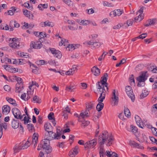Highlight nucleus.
I'll list each match as a JSON object with an SVG mask.
<instances>
[{
  "label": "nucleus",
  "mask_w": 157,
  "mask_h": 157,
  "mask_svg": "<svg viewBox=\"0 0 157 157\" xmlns=\"http://www.w3.org/2000/svg\"><path fill=\"white\" fill-rule=\"evenodd\" d=\"M113 141V138L112 136H109L108 132L106 131L102 132L101 134H100L98 139V142L100 146L98 149L99 154L105 152V150L104 148L103 145L106 144L107 146H110L112 144Z\"/></svg>",
  "instance_id": "nucleus-1"
},
{
  "label": "nucleus",
  "mask_w": 157,
  "mask_h": 157,
  "mask_svg": "<svg viewBox=\"0 0 157 157\" xmlns=\"http://www.w3.org/2000/svg\"><path fill=\"white\" fill-rule=\"evenodd\" d=\"M108 75L107 73L105 74L103 77H102L100 82H98L96 84L97 91L98 93H105V90L104 88V86L106 87L107 90H108V83L106 82Z\"/></svg>",
  "instance_id": "nucleus-2"
},
{
  "label": "nucleus",
  "mask_w": 157,
  "mask_h": 157,
  "mask_svg": "<svg viewBox=\"0 0 157 157\" xmlns=\"http://www.w3.org/2000/svg\"><path fill=\"white\" fill-rule=\"evenodd\" d=\"M62 134V131L59 129H57L56 133L53 132L52 131L47 132L45 134L44 138L49 140L54 139H59Z\"/></svg>",
  "instance_id": "nucleus-3"
},
{
  "label": "nucleus",
  "mask_w": 157,
  "mask_h": 157,
  "mask_svg": "<svg viewBox=\"0 0 157 157\" xmlns=\"http://www.w3.org/2000/svg\"><path fill=\"white\" fill-rule=\"evenodd\" d=\"M49 141L46 139L42 140L40 144V147H42L46 150V152L48 154L52 151V149L49 147Z\"/></svg>",
  "instance_id": "nucleus-4"
},
{
  "label": "nucleus",
  "mask_w": 157,
  "mask_h": 157,
  "mask_svg": "<svg viewBox=\"0 0 157 157\" xmlns=\"http://www.w3.org/2000/svg\"><path fill=\"white\" fill-rule=\"evenodd\" d=\"M32 86H29V89L27 91V95L25 93L22 94L21 98L25 101H28L31 98V96L33 95V93L34 89L32 88Z\"/></svg>",
  "instance_id": "nucleus-5"
},
{
  "label": "nucleus",
  "mask_w": 157,
  "mask_h": 157,
  "mask_svg": "<svg viewBox=\"0 0 157 157\" xmlns=\"http://www.w3.org/2000/svg\"><path fill=\"white\" fill-rule=\"evenodd\" d=\"M97 144V140L94 139L87 141L84 145V147L86 149L94 147Z\"/></svg>",
  "instance_id": "nucleus-6"
},
{
  "label": "nucleus",
  "mask_w": 157,
  "mask_h": 157,
  "mask_svg": "<svg viewBox=\"0 0 157 157\" xmlns=\"http://www.w3.org/2000/svg\"><path fill=\"white\" fill-rule=\"evenodd\" d=\"M141 73V75L137 77L136 79L139 82L144 83L147 79L148 75L146 71H142Z\"/></svg>",
  "instance_id": "nucleus-7"
},
{
  "label": "nucleus",
  "mask_w": 157,
  "mask_h": 157,
  "mask_svg": "<svg viewBox=\"0 0 157 157\" xmlns=\"http://www.w3.org/2000/svg\"><path fill=\"white\" fill-rule=\"evenodd\" d=\"M11 39H10L9 46L11 48H20V42L15 38H13L11 40Z\"/></svg>",
  "instance_id": "nucleus-8"
},
{
  "label": "nucleus",
  "mask_w": 157,
  "mask_h": 157,
  "mask_svg": "<svg viewBox=\"0 0 157 157\" xmlns=\"http://www.w3.org/2000/svg\"><path fill=\"white\" fill-rule=\"evenodd\" d=\"M125 89L127 94L131 99L132 101L133 102L135 100V97L131 87L128 86H126Z\"/></svg>",
  "instance_id": "nucleus-9"
},
{
  "label": "nucleus",
  "mask_w": 157,
  "mask_h": 157,
  "mask_svg": "<svg viewBox=\"0 0 157 157\" xmlns=\"http://www.w3.org/2000/svg\"><path fill=\"white\" fill-rule=\"evenodd\" d=\"M12 111L15 118L20 120L23 118V116H21L20 111L17 108H14L12 109Z\"/></svg>",
  "instance_id": "nucleus-10"
},
{
  "label": "nucleus",
  "mask_w": 157,
  "mask_h": 157,
  "mask_svg": "<svg viewBox=\"0 0 157 157\" xmlns=\"http://www.w3.org/2000/svg\"><path fill=\"white\" fill-rule=\"evenodd\" d=\"M42 46V44L41 42L39 41H32L30 44L31 47L37 49L40 48Z\"/></svg>",
  "instance_id": "nucleus-11"
},
{
  "label": "nucleus",
  "mask_w": 157,
  "mask_h": 157,
  "mask_svg": "<svg viewBox=\"0 0 157 157\" xmlns=\"http://www.w3.org/2000/svg\"><path fill=\"white\" fill-rule=\"evenodd\" d=\"M79 147L76 146L69 152V154L70 157H75L78 152Z\"/></svg>",
  "instance_id": "nucleus-12"
},
{
  "label": "nucleus",
  "mask_w": 157,
  "mask_h": 157,
  "mask_svg": "<svg viewBox=\"0 0 157 157\" xmlns=\"http://www.w3.org/2000/svg\"><path fill=\"white\" fill-rule=\"evenodd\" d=\"M129 144L131 146H133V147H134L137 148L141 149H143L144 148L143 146L136 142L134 141H130L129 142Z\"/></svg>",
  "instance_id": "nucleus-13"
},
{
  "label": "nucleus",
  "mask_w": 157,
  "mask_h": 157,
  "mask_svg": "<svg viewBox=\"0 0 157 157\" xmlns=\"http://www.w3.org/2000/svg\"><path fill=\"white\" fill-rule=\"evenodd\" d=\"M133 20V19H129L127 20L126 22L124 23L122 25V27L123 29H125L128 26L132 25Z\"/></svg>",
  "instance_id": "nucleus-14"
},
{
  "label": "nucleus",
  "mask_w": 157,
  "mask_h": 157,
  "mask_svg": "<svg viewBox=\"0 0 157 157\" xmlns=\"http://www.w3.org/2000/svg\"><path fill=\"white\" fill-rule=\"evenodd\" d=\"M38 135L37 133H35L33 135L32 144L34 145V146L36 147V146L38 141Z\"/></svg>",
  "instance_id": "nucleus-15"
},
{
  "label": "nucleus",
  "mask_w": 157,
  "mask_h": 157,
  "mask_svg": "<svg viewBox=\"0 0 157 157\" xmlns=\"http://www.w3.org/2000/svg\"><path fill=\"white\" fill-rule=\"evenodd\" d=\"M115 93V90H113V91L112 97V98L114 102L113 105H117L118 102V98L116 96Z\"/></svg>",
  "instance_id": "nucleus-16"
},
{
  "label": "nucleus",
  "mask_w": 157,
  "mask_h": 157,
  "mask_svg": "<svg viewBox=\"0 0 157 157\" xmlns=\"http://www.w3.org/2000/svg\"><path fill=\"white\" fill-rule=\"evenodd\" d=\"M91 71L95 76H97L99 75L100 73V70L97 67L94 66L91 69Z\"/></svg>",
  "instance_id": "nucleus-17"
},
{
  "label": "nucleus",
  "mask_w": 157,
  "mask_h": 157,
  "mask_svg": "<svg viewBox=\"0 0 157 157\" xmlns=\"http://www.w3.org/2000/svg\"><path fill=\"white\" fill-rule=\"evenodd\" d=\"M2 113L3 114H7L10 112V107L7 105H4L2 107Z\"/></svg>",
  "instance_id": "nucleus-18"
},
{
  "label": "nucleus",
  "mask_w": 157,
  "mask_h": 157,
  "mask_svg": "<svg viewBox=\"0 0 157 157\" xmlns=\"http://www.w3.org/2000/svg\"><path fill=\"white\" fill-rule=\"evenodd\" d=\"M80 117L81 118H82V119L89 117L90 116L89 114L88 111H87V110L85 111H82L80 114Z\"/></svg>",
  "instance_id": "nucleus-19"
},
{
  "label": "nucleus",
  "mask_w": 157,
  "mask_h": 157,
  "mask_svg": "<svg viewBox=\"0 0 157 157\" xmlns=\"http://www.w3.org/2000/svg\"><path fill=\"white\" fill-rule=\"evenodd\" d=\"M45 130L47 132L52 131L53 127L49 123H46L44 125Z\"/></svg>",
  "instance_id": "nucleus-20"
},
{
  "label": "nucleus",
  "mask_w": 157,
  "mask_h": 157,
  "mask_svg": "<svg viewBox=\"0 0 157 157\" xmlns=\"http://www.w3.org/2000/svg\"><path fill=\"white\" fill-rule=\"evenodd\" d=\"M15 152H17L20 150L23 149L22 147L21 143L19 144L15 145L13 148Z\"/></svg>",
  "instance_id": "nucleus-21"
},
{
  "label": "nucleus",
  "mask_w": 157,
  "mask_h": 157,
  "mask_svg": "<svg viewBox=\"0 0 157 157\" xmlns=\"http://www.w3.org/2000/svg\"><path fill=\"white\" fill-rule=\"evenodd\" d=\"M12 126L14 129H16L18 127L19 125V121L13 119L12 122Z\"/></svg>",
  "instance_id": "nucleus-22"
},
{
  "label": "nucleus",
  "mask_w": 157,
  "mask_h": 157,
  "mask_svg": "<svg viewBox=\"0 0 157 157\" xmlns=\"http://www.w3.org/2000/svg\"><path fill=\"white\" fill-rule=\"evenodd\" d=\"M51 23H52V22L47 21L44 22H42L41 23V24L42 27H44L47 26L53 27V24H51Z\"/></svg>",
  "instance_id": "nucleus-23"
},
{
  "label": "nucleus",
  "mask_w": 157,
  "mask_h": 157,
  "mask_svg": "<svg viewBox=\"0 0 157 157\" xmlns=\"http://www.w3.org/2000/svg\"><path fill=\"white\" fill-rule=\"evenodd\" d=\"M98 102V103L96 106V109L98 112H100L103 109L104 105L102 102Z\"/></svg>",
  "instance_id": "nucleus-24"
},
{
  "label": "nucleus",
  "mask_w": 157,
  "mask_h": 157,
  "mask_svg": "<svg viewBox=\"0 0 157 157\" xmlns=\"http://www.w3.org/2000/svg\"><path fill=\"white\" fill-rule=\"evenodd\" d=\"M23 85H19V84H16V92L17 93H20L23 89Z\"/></svg>",
  "instance_id": "nucleus-25"
},
{
  "label": "nucleus",
  "mask_w": 157,
  "mask_h": 157,
  "mask_svg": "<svg viewBox=\"0 0 157 157\" xmlns=\"http://www.w3.org/2000/svg\"><path fill=\"white\" fill-rule=\"evenodd\" d=\"M6 100L11 104L13 105L14 106H17V104L15 103V101L13 99L9 97L6 98Z\"/></svg>",
  "instance_id": "nucleus-26"
},
{
  "label": "nucleus",
  "mask_w": 157,
  "mask_h": 157,
  "mask_svg": "<svg viewBox=\"0 0 157 157\" xmlns=\"http://www.w3.org/2000/svg\"><path fill=\"white\" fill-rule=\"evenodd\" d=\"M149 94V92L146 90H144L143 91L142 93L141 94L140 96V98L142 99L146 97Z\"/></svg>",
  "instance_id": "nucleus-27"
},
{
  "label": "nucleus",
  "mask_w": 157,
  "mask_h": 157,
  "mask_svg": "<svg viewBox=\"0 0 157 157\" xmlns=\"http://www.w3.org/2000/svg\"><path fill=\"white\" fill-rule=\"evenodd\" d=\"M59 44L60 46H62V45L65 46L68 45V42L67 40L63 39L61 40V41L59 43Z\"/></svg>",
  "instance_id": "nucleus-28"
},
{
  "label": "nucleus",
  "mask_w": 157,
  "mask_h": 157,
  "mask_svg": "<svg viewBox=\"0 0 157 157\" xmlns=\"http://www.w3.org/2000/svg\"><path fill=\"white\" fill-rule=\"evenodd\" d=\"M135 118L136 120V122L137 125L141 128H143V127L141 126L140 124V118L139 116L138 115H136L135 116Z\"/></svg>",
  "instance_id": "nucleus-29"
},
{
  "label": "nucleus",
  "mask_w": 157,
  "mask_h": 157,
  "mask_svg": "<svg viewBox=\"0 0 157 157\" xmlns=\"http://www.w3.org/2000/svg\"><path fill=\"white\" fill-rule=\"evenodd\" d=\"M105 93H101L98 99V101L102 102L105 98Z\"/></svg>",
  "instance_id": "nucleus-30"
},
{
  "label": "nucleus",
  "mask_w": 157,
  "mask_h": 157,
  "mask_svg": "<svg viewBox=\"0 0 157 157\" xmlns=\"http://www.w3.org/2000/svg\"><path fill=\"white\" fill-rule=\"evenodd\" d=\"M130 127L131 131L133 133L135 134L137 132L138 129L136 126L131 125Z\"/></svg>",
  "instance_id": "nucleus-31"
},
{
  "label": "nucleus",
  "mask_w": 157,
  "mask_h": 157,
  "mask_svg": "<svg viewBox=\"0 0 157 157\" xmlns=\"http://www.w3.org/2000/svg\"><path fill=\"white\" fill-rule=\"evenodd\" d=\"M21 144L23 147V149L27 148L31 144L30 142L28 140L27 141L25 144Z\"/></svg>",
  "instance_id": "nucleus-32"
},
{
  "label": "nucleus",
  "mask_w": 157,
  "mask_h": 157,
  "mask_svg": "<svg viewBox=\"0 0 157 157\" xmlns=\"http://www.w3.org/2000/svg\"><path fill=\"white\" fill-rule=\"evenodd\" d=\"M27 128L29 131L33 132L34 131V127L32 124H29L27 125Z\"/></svg>",
  "instance_id": "nucleus-33"
},
{
  "label": "nucleus",
  "mask_w": 157,
  "mask_h": 157,
  "mask_svg": "<svg viewBox=\"0 0 157 157\" xmlns=\"http://www.w3.org/2000/svg\"><path fill=\"white\" fill-rule=\"evenodd\" d=\"M33 100L34 101H35L37 103H40L41 102V101L39 97L35 95L33 98Z\"/></svg>",
  "instance_id": "nucleus-34"
},
{
  "label": "nucleus",
  "mask_w": 157,
  "mask_h": 157,
  "mask_svg": "<svg viewBox=\"0 0 157 157\" xmlns=\"http://www.w3.org/2000/svg\"><path fill=\"white\" fill-rule=\"evenodd\" d=\"M124 113L125 116L127 117H130L131 115L130 111L127 108H125Z\"/></svg>",
  "instance_id": "nucleus-35"
},
{
  "label": "nucleus",
  "mask_w": 157,
  "mask_h": 157,
  "mask_svg": "<svg viewBox=\"0 0 157 157\" xmlns=\"http://www.w3.org/2000/svg\"><path fill=\"white\" fill-rule=\"evenodd\" d=\"M62 55L60 52L59 51L57 50L54 56L59 59H60Z\"/></svg>",
  "instance_id": "nucleus-36"
},
{
  "label": "nucleus",
  "mask_w": 157,
  "mask_h": 157,
  "mask_svg": "<svg viewBox=\"0 0 157 157\" xmlns=\"http://www.w3.org/2000/svg\"><path fill=\"white\" fill-rule=\"evenodd\" d=\"M68 46L67 47L66 49L68 51H71L74 50L75 48V46L74 45V44H69L68 45Z\"/></svg>",
  "instance_id": "nucleus-37"
},
{
  "label": "nucleus",
  "mask_w": 157,
  "mask_h": 157,
  "mask_svg": "<svg viewBox=\"0 0 157 157\" xmlns=\"http://www.w3.org/2000/svg\"><path fill=\"white\" fill-rule=\"evenodd\" d=\"M144 18L143 16L141 15L140 14H139V15L136 17L134 19L135 21H140Z\"/></svg>",
  "instance_id": "nucleus-38"
},
{
  "label": "nucleus",
  "mask_w": 157,
  "mask_h": 157,
  "mask_svg": "<svg viewBox=\"0 0 157 157\" xmlns=\"http://www.w3.org/2000/svg\"><path fill=\"white\" fill-rule=\"evenodd\" d=\"M23 13L27 17L30 18V11H28L27 10H23Z\"/></svg>",
  "instance_id": "nucleus-39"
},
{
  "label": "nucleus",
  "mask_w": 157,
  "mask_h": 157,
  "mask_svg": "<svg viewBox=\"0 0 157 157\" xmlns=\"http://www.w3.org/2000/svg\"><path fill=\"white\" fill-rule=\"evenodd\" d=\"M18 54H20V56L22 57H24L25 58H28L29 57V54L26 53L21 52L20 53V54L18 53Z\"/></svg>",
  "instance_id": "nucleus-40"
},
{
  "label": "nucleus",
  "mask_w": 157,
  "mask_h": 157,
  "mask_svg": "<svg viewBox=\"0 0 157 157\" xmlns=\"http://www.w3.org/2000/svg\"><path fill=\"white\" fill-rule=\"evenodd\" d=\"M148 22L150 23L151 25H154L157 23V20L156 19H153L152 20L150 19L148 20Z\"/></svg>",
  "instance_id": "nucleus-41"
},
{
  "label": "nucleus",
  "mask_w": 157,
  "mask_h": 157,
  "mask_svg": "<svg viewBox=\"0 0 157 157\" xmlns=\"http://www.w3.org/2000/svg\"><path fill=\"white\" fill-rule=\"evenodd\" d=\"M68 6H70L73 5L72 1L70 0H62Z\"/></svg>",
  "instance_id": "nucleus-42"
},
{
  "label": "nucleus",
  "mask_w": 157,
  "mask_h": 157,
  "mask_svg": "<svg viewBox=\"0 0 157 157\" xmlns=\"http://www.w3.org/2000/svg\"><path fill=\"white\" fill-rule=\"evenodd\" d=\"M16 80L17 82V84H19V85H23V82H22V79L20 77H18L16 78Z\"/></svg>",
  "instance_id": "nucleus-43"
},
{
  "label": "nucleus",
  "mask_w": 157,
  "mask_h": 157,
  "mask_svg": "<svg viewBox=\"0 0 157 157\" xmlns=\"http://www.w3.org/2000/svg\"><path fill=\"white\" fill-rule=\"evenodd\" d=\"M24 6L25 7H27L28 9L32 10L33 9L32 6H30L29 4V3L25 2L24 3Z\"/></svg>",
  "instance_id": "nucleus-44"
},
{
  "label": "nucleus",
  "mask_w": 157,
  "mask_h": 157,
  "mask_svg": "<svg viewBox=\"0 0 157 157\" xmlns=\"http://www.w3.org/2000/svg\"><path fill=\"white\" fill-rule=\"evenodd\" d=\"M90 124V121H86L84 122H82L81 125L82 127H85L86 126Z\"/></svg>",
  "instance_id": "nucleus-45"
},
{
  "label": "nucleus",
  "mask_w": 157,
  "mask_h": 157,
  "mask_svg": "<svg viewBox=\"0 0 157 157\" xmlns=\"http://www.w3.org/2000/svg\"><path fill=\"white\" fill-rule=\"evenodd\" d=\"M81 23L84 25H86L90 23V21L88 20H83L81 21Z\"/></svg>",
  "instance_id": "nucleus-46"
},
{
  "label": "nucleus",
  "mask_w": 157,
  "mask_h": 157,
  "mask_svg": "<svg viewBox=\"0 0 157 157\" xmlns=\"http://www.w3.org/2000/svg\"><path fill=\"white\" fill-rule=\"evenodd\" d=\"M30 119V118L29 117H28V118H27L25 116L24 117L23 120L22 119L21 120L22 121H24L25 124H26L29 122V119Z\"/></svg>",
  "instance_id": "nucleus-47"
},
{
  "label": "nucleus",
  "mask_w": 157,
  "mask_h": 157,
  "mask_svg": "<svg viewBox=\"0 0 157 157\" xmlns=\"http://www.w3.org/2000/svg\"><path fill=\"white\" fill-rule=\"evenodd\" d=\"M86 110L89 112V111L93 108V106L92 104H88L86 105Z\"/></svg>",
  "instance_id": "nucleus-48"
},
{
  "label": "nucleus",
  "mask_w": 157,
  "mask_h": 157,
  "mask_svg": "<svg viewBox=\"0 0 157 157\" xmlns=\"http://www.w3.org/2000/svg\"><path fill=\"white\" fill-rule=\"evenodd\" d=\"M103 5L104 6H106L112 7L113 6L112 4L109 3L108 2H105V1L104 2H103Z\"/></svg>",
  "instance_id": "nucleus-49"
},
{
  "label": "nucleus",
  "mask_w": 157,
  "mask_h": 157,
  "mask_svg": "<svg viewBox=\"0 0 157 157\" xmlns=\"http://www.w3.org/2000/svg\"><path fill=\"white\" fill-rule=\"evenodd\" d=\"M62 116L64 117L65 119H67L68 117V113H66L65 111H63L62 112Z\"/></svg>",
  "instance_id": "nucleus-50"
},
{
  "label": "nucleus",
  "mask_w": 157,
  "mask_h": 157,
  "mask_svg": "<svg viewBox=\"0 0 157 157\" xmlns=\"http://www.w3.org/2000/svg\"><path fill=\"white\" fill-rule=\"evenodd\" d=\"M18 60H19V64L20 65L24 64L26 63V61L24 59H18Z\"/></svg>",
  "instance_id": "nucleus-51"
},
{
  "label": "nucleus",
  "mask_w": 157,
  "mask_h": 157,
  "mask_svg": "<svg viewBox=\"0 0 157 157\" xmlns=\"http://www.w3.org/2000/svg\"><path fill=\"white\" fill-rule=\"evenodd\" d=\"M145 8V7L143 6L140 8V9L138 10V11L137 12L136 15H138V13H140L139 14L141 15L142 16V13L143 12L144 9Z\"/></svg>",
  "instance_id": "nucleus-52"
},
{
  "label": "nucleus",
  "mask_w": 157,
  "mask_h": 157,
  "mask_svg": "<svg viewBox=\"0 0 157 157\" xmlns=\"http://www.w3.org/2000/svg\"><path fill=\"white\" fill-rule=\"evenodd\" d=\"M40 35L39 37H40L41 38H44L46 36L45 33L43 32H40Z\"/></svg>",
  "instance_id": "nucleus-53"
},
{
  "label": "nucleus",
  "mask_w": 157,
  "mask_h": 157,
  "mask_svg": "<svg viewBox=\"0 0 157 157\" xmlns=\"http://www.w3.org/2000/svg\"><path fill=\"white\" fill-rule=\"evenodd\" d=\"M122 25L121 24L119 23L117 25L114 26L113 27V29H119L121 27H122Z\"/></svg>",
  "instance_id": "nucleus-54"
},
{
  "label": "nucleus",
  "mask_w": 157,
  "mask_h": 157,
  "mask_svg": "<svg viewBox=\"0 0 157 157\" xmlns=\"http://www.w3.org/2000/svg\"><path fill=\"white\" fill-rule=\"evenodd\" d=\"M65 74L66 75H71L73 74V72H72L71 70L70 69L68 71H66L65 73Z\"/></svg>",
  "instance_id": "nucleus-55"
},
{
  "label": "nucleus",
  "mask_w": 157,
  "mask_h": 157,
  "mask_svg": "<svg viewBox=\"0 0 157 157\" xmlns=\"http://www.w3.org/2000/svg\"><path fill=\"white\" fill-rule=\"evenodd\" d=\"M95 44L94 45V47L96 48H98L102 44V43L98 42H94Z\"/></svg>",
  "instance_id": "nucleus-56"
},
{
  "label": "nucleus",
  "mask_w": 157,
  "mask_h": 157,
  "mask_svg": "<svg viewBox=\"0 0 157 157\" xmlns=\"http://www.w3.org/2000/svg\"><path fill=\"white\" fill-rule=\"evenodd\" d=\"M84 44H87L89 45H94V42L91 41H86L84 43Z\"/></svg>",
  "instance_id": "nucleus-57"
},
{
  "label": "nucleus",
  "mask_w": 157,
  "mask_h": 157,
  "mask_svg": "<svg viewBox=\"0 0 157 157\" xmlns=\"http://www.w3.org/2000/svg\"><path fill=\"white\" fill-rule=\"evenodd\" d=\"M74 116L76 117H78V121L79 122H82V121L81 120V118H80V115H79L77 113H74Z\"/></svg>",
  "instance_id": "nucleus-58"
},
{
  "label": "nucleus",
  "mask_w": 157,
  "mask_h": 157,
  "mask_svg": "<svg viewBox=\"0 0 157 157\" xmlns=\"http://www.w3.org/2000/svg\"><path fill=\"white\" fill-rule=\"evenodd\" d=\"M54 114L52 112H51L48 116V118L49 120H52L53 119V116H54Z\"/></svg>",
  "instance_id": "nucleus-59"
},
{
  "label": "nucleus",
  "mask_w": 157,
  "mask_h": 157,
  "mask_svg": "<svg viewBox=\"0 0 157 157\" xmlns=\"http://www.w3.org/2000/svg\"><path fill=\"white\" fill-rule=\"evenodd\" d=\"M70 69L71 70V71H72V72H73V74L75 73V71H77V70L76 66L75 65H73L72 67Z\"/></svg>",
  "instance_id": "nucleus-60"
},
{
  "label": "nucleus",
  "mask_w": 157,
  "mask_h": 157,
  "mask_svg": "<svg viewBox=\"0 0 157 157\" xmlns=\"http://www.w3.org/2000/svg\"><path fill=\"white\" fill-rule=\"evenodd\" d=\"M4 89L6 91H9L10 90V87L8 85H6L4 86Z\"/></svg>",
  "instance_id": "nucleus-61"
},
{
  "label": "nucleus",
  "mask_w": 157,
  "mask_h": 157,
  "mask_svg": "<svg viewBox=\"0 0 157 157\" xmlns=\"http://www.w3.org/2000/svg\"><path fill=\"white\" fill-rule=\"evenodd\" d=\"M73 89V86H67L66 88V90L69 92H72Z\"/></svg>",
  "instance_id": "nucleus-62"
},
{
  "label": "nucleus",
  "mask_w": 157,
  "mask_h": 157,
  "mask_svg": "<svg viewBox=\"0 0 157 157\" xmlns=\"http://www.w3.org/2000/svg\"><path fill=\"white\" fill-rule=\"evenodd\" d=\"M117 15L118 16H120L122 13V11L120 9L115 10Z\"/></svg>",
  "instance_id": "nucleus-63"
},
{
  "label": "nucleus",
  "mask_w": 157,
  "mask_h": 157,
  "mask_svg": "<svg viewBox=\"0 0 157 157\" xmlns=\"http://www.w3.org/2000/svg\"><path fill=\"white\" fill-rule=\"evenodd\" d=\"M147 36V34L146 33H143L139 36L140 39H143L145 38Z\"/></svg>",
  "instance_id": "nucleus-64"
}]
</instances>
